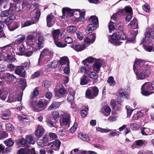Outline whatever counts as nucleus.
Wrapping results in <instances>:
<instances>
[{
    "label": "nucleus",
    "instance_id": "1",
    "mask_svg": "<svg viewBox=\"0 0 154 154\" xmlns=\"http://www.w3.org/2000/svg\"><path fill=\"white\" fill-rule=\"evenodd\" d=\"M149 63L140 60H136L133 66V69L137 78L143 79L150 74Z\"/></svg>",
    "mask_w": 154,
    "mask_h": 154
},
{
    "label": "nucleus",
    "instance_id": "2",
    "mask_svg": "<svg viewBox=\"0 0 154 154\" xmlns=\"http://www.w3.org/2000/svg\"><path fill=\"white\" fill-rule=\"evenodd\" d=\"M62 16L60 17V18L61 19H69V17H72L74 16V13L76 11L75 15L77 14L79 17L74 16L75 19H84V16L85 15V12H81L79 9H72L69 8L65 7L63 8L62 9Z\"/></svg>",
    "mask_w": 154,
    "mask_h": 154
},
{
    "label": "nucleus",
    "instance_id": "3",
    "mask_svg": "<svg viewBox=\"0 0 154 154\" xmlns=\"http://www.w3.org/2000/svg\"><path fill=\"white\" fill-rule=\"evenodd\" d=\"M124 11L126 14H128L127 15L125 19H131L132 18L133 14L132 9L130 7L128 6L125 7L124 9H119L118 12L112 15L111 17V19L117 18L119 16L120 14L123 13Z\"/></svg>",
    "mask_w": 154,
    "mask_h": 154
},
{
    "label": "nucleus",
    "instance_id": "4",
    "mask_svg": "<svg viewBox=\"0 0 154 154\" xmlns=\"http://www.w3.org/2000/svg\"><path fill=\"white\" fill-rule=\"evenodd\" d=\"M49 101L45 100H41L39 101L36 105L33 103L32 105V107L34 111L39 112L44 110L46 107Z\"/></svg>",
    "mask_w": 154,
    "mask_h": 154
},
{
    "label": "nucleus",
    "instance_id": "5",
    "mask_svg": "<svg viewBox=\"0 0 154 154\" xmlns=\"http://www.w3.org/2000/svg\"><path fill=\"white\" fill-rule=\"evenodd\" d=\"M154 93L151 87V83L146 82L141 87V93L144 96H148Z\"/></svg>",
    "mask_w": 154,
    "mask_h": 154
},
{
    "label": "nucleus",
    "instance_id": "6",
    "mask_svg": "<svg viewBox=\"0 0 154 154\" xmlns=\"http://www.w3.org/2000/svg\"><path fill=\"white\" fill-rule=\"evenodd\" d=\"M90 89H88L86 92V97L89 99H94L98 95L99 90L96 86L92 87Z\"/></svg>",
    "mask_w": 154,
    "mask_h": 154
},
{
    "label": "nucleus",
    "instance_id": "7",
    "mask_svg": "<svg viewBox=\"0 0 154 154\" xmlns=\"http://www.w3.org/2000/svg\"><path fill=\"white\" fill-rule=\"evenodd\" d=\"M26 44L33 48V50L37 48V43L35 42L36 39L34 35L29 34L26 36Z\"/></svg>",
    "mask_w": 154,
    "mask_h": 154
},
{
    "label": "nucleus",
    "instance_id": "8",
    "mask_svg": "<svg viewBox=\"0 0 154 154\" xmlns=\"http://www.w3.org/2000/svg\"><path fill=\"white\" fill-rule=\"evenodd\" d=\"M53 52L49 50L47 48L44 49L41 52V54L38 61V65L40 64V62L42 58L44 57L51 58L53 56Z\"/></svg>",
    "mask_w": 154,
    "mask_h": 154
},
{
    "label": "nucleus",
    "instance_id": "9",
    "mask_svg": "<svg viewBox=\"0 0 154 154\" xmlns=\"http://www.w3.org/2000/svg\"><path fill=\"white\" fill-rule=\"evenodd\" d=\"M98 20H89V22L90 23L89 24L86 30V32L87 31L88 32H91L92 31L95 30L98 27Z\"/></svg>",
    "mask_w": 154,
    "mask_h": 154
},
{
    "label": "nucleus",
    "instance_id": "10",
    "mask_svg": "<svg viewBox=\"0 0 154 154\" xmlns=\"http://www.w3.org/2000/svg\"><path fill=\"white\" fill-rule=\"evenodd\" d=\"M109 41L110 43L112 44H114L115 45H120L122 42L119 41L118 35L116 33H113L111 36H109Z\"/></svg>",
    "mask_w": 154,
    "mask_h": 154
},
{
    "label": "nucleus",
    "instance_id": "11",
    "mask_svg": "<svg viewBox=\"0 0 154 154\" xmlns=\"http://www.w3.org/2000/svg\"><path fill=\"white\" fill-rule=\"evenodd\" d=\"M22 95L21 94L18 96L15 95L14 94H10L8 96V101L9 103L13 102L16 101H20L22 98Z\"/></svg>",
    "mask_w": 154,
    "mask_h": 154
},
{
    "label": "nucleus",
    "instance_id": "12",
    "mask_svg": "<svg viewBox=\"0 0 154 154\" xmlns=\"http://www.w3.org/2000/svg\"><path fill=\"white\" fill-rule=\"evenodd\" d=\"M6 78L8 79L9 80L12 82H15L17 81V79L16 77L13 75L10 74L9 73H6L2 76V79Z\"/></svg>",
    "mask_w": 154,
    "mask_h": 154
},
{
    "label": "nucleus",
    "instance_id": "13",
    "mask_svg": "<svg viewBox=\"0 0 154 154\" xmlns=\"http://www.w3.org/2000/svg\"><path fill=\"white\" fill-rule=\"evenodd\" d=\"M34 152V148L29 147L21 148L18 151V154H30Z\"/></svg>",
    "mask_w": 154,
    "mask_h": 154
},
{
    "label": "nucleus",
    "instance_id": "14",
    "mask_svg": "<svg viewBox=\"0 0 154 154\" xmlns=\"http://www.w3.org/2000/svg\"><path fill=\"white\" fill-rule=\"evenodd\" d=\"M151 32L149 31H146L145 33V36L143 38L141 44H143L146 43H150V42Z\"/></svg>",
    "mask_w": 154,
    "mask_h": 154
},
{
    "label": "nucleus",
    "instance_id": "15",
    "mask_svg": "<svg viewBox=\"0 0 154 154\" xmlns=\"http://www.w3.org/2000/svg\"><path fill=\"white\" fill-rule=\"evenodd\" d=\"M78 137L80 139L84 141L88 142L90 141L91 140L90 137L85 133H79L78 134Z\"/></svg>",
    "mask_w": 154,
    "mask_h": 154
},
{
    "label": "nucleus",
    "instance_id": "16",
    "mask_svg": "<svg viewBox=\"0 0 154 154\" xmlns=\"http://www.w3.org/2000/svg\"><path fill=\"white\" fill-rule=\"evenodd\" d=\"M25 35H19L17 36V39L15 40L14 43L16 44H20L23 43L25 39Z\"/></svg>",
    "mask_w": 154,
    "mask_h": 154
},
{
    "label": "nucleus",
    "instance_id": "17",
    "mask_svg": "<svg viewBox=\"0 0 154 154\" xmlns=\"http://www.w3.org/2000/svg\"><path fill=\"white\" fill-rule=\"evenodd\" d=\"M61 144V142L59 140H55L54 141L50 143L49 144V146L50 147H52L53 146L56 148L54 149V150H58L60 148V147Z\"/></svg>",
    "mask_w": 154,
    "mask_h": 154
},
{
    "label": "nucleus",
    "instance_id": "18",
    "mask_svg": "<svg viewBox=\"0 0 154 154\" xmlns=\"http://www.w3.org/2000/svg\"><path fill=\"white\" fill-rule=\"evenodd\" d=\"M71 47L74 50L79 52L84 50L86 46L84 45H80L78 44H76L75 45H72Z\"/></svg>",
    "mask_w": 154,
    "mask_h": 154
},
{
    "label": "nucleus",
    "instance_id": "19",
    "mask_svg": "<svg viewBox=\"0 0 154 154\" xmlns=\"http://www.w3.org/2000/svg\"><path fill=\"white\" fill-rule=\"evenodd\" d=\"M44 132L45 130L42 126L40 125L38 126L35 132V135L38 138H39L42 136V134L44 133Z\"/></svg>",
    "mask_w": 154,
    "mask_h": 154
},
{
    "label": "nucleus",
    "instance_id": "20",
    "mask_svg": "<svg viewBox=\"0 0 154 154\" xmlns=\"http://www.w3.org/2000/svg\"><path fill=\"white\" fill-rule=\"evenodd\" d=\"M60 105V103L58 102L54 101L48 108L49 110H54L58 108Z\"/></svg>",
    "mask_w": 154,
    "mask_h": 154
},
{
    "label": "nucleus",
    "instance_id": "21",
    "mask_svg": "<svg viewBox=\"0 0 154 154\" xmlns=\"http://www.w3.org/2000/svg\"><path fill=\"white\" fill-rule=\"evenodd\" d=\"M91 38L88 37L86 38L84 40L85 42L90 44L93 43L95 42L96 38L95 34H91Z\"/></svg>",
    "mask_w": 154,
    "mask_h": 154
},
{
    "label": "nucleus",
    "instance_id": "22",
    "mask_svg": "<svg viewBox=\"0 0 154 154\" xmlns=\"http://www.w3.org/2000/svg\"><path fill=\"white\" fill-rule=\"evenodd\" d=\"M23 70V67L20 66H18L16 68L15 70V72L17 74L23 77L25 76V74L24 73V72L22 73V72Z\"/></svg>",
    "mask_w": 154,
    "mask_h": 154
},
{
    "label": "nucleus",
    "instance_id": "23",
    "mask_svg": "<svg viewBox=\"0 0 154 154\" xmlns=\"http://www.w3.org/2000/svg\"><path fill=\"white\" fill-rule=\"evenodd\" d=\"M75 94L74 91H71L67 97V100L70 103L71 105L74 103V95Z\"/></svg>",
    "mask_w": 154,
    "mask_h": 154
},
{
    "label": "nucleus",
    "instance_id": "24",
    "mask_svg": "<svg viewBox=\"0 0 154 154\" xmlns=\"http://www.w3.org/2000/svg\"><path fill=\"white\" fill-rule=\"evenodd\" d=\"M59 62L60 64L62 65L65 64L66 65H69V59L68 57L66 56L63 57L61 58L59 60Z\"/></svg>",
    "mask_w": 154,
    "mask_h": 154
},
{
    "label": "nucleus",
    "instance_id": "25",
    "mask_svg": "<svg viewBox=\"0 0 154 154\" xmlns=\"http://www.w3.org/2000/svg\"><path fill=\"white\" fill-rule=\"evenodd\" d=\"M70 122V116L68 114H66L62 120V122L64 125H69Z\"/></svg>",
    "mask_w": 154,
    "mask_h": 154
},
{
    "label": "nucleus",
    "instance_id": "26",
    "mask_svg": "<svg viewBox=\"0 0 154 154\" xmlns=\"http://www.w3.org/2000/svg\"><path fill=\"white\" fill-rule=\"evenodd\" d=\"M44 38L43 36H39L38 38V42L37 44L38 47L39 48H43L44 46Z\"/></svg>",
    "mask_w": 154,
    "mask_h": 154
},
{
    "label": "nucleus",
    "instance_id": "27",
    "mask_svg": "<svg viewBox=\"0 0 154 154\" xmlns=\"http://www.w3.org/2000/svg\"><path fill=\"white\" fill-rule=\"evenodd\" d=\"M111 111V109L110 107L107 106L104 108L102 113L104 116H108L110 114Z\"/></svg>",
    "mask_w": 154,
    "mask_h": 154
},
{
    "label": "nucleus",
    "instance_id": "28",
    "mask_svg": "<svg viewBox=\"0 0 154 154\" xmlns=\"http://www.w3.org/2000/svg\"><path fill=\"white\" fill-rule=\"evenodd\" d=\"M143 116V114L140 111H139L134 115L132 117V119L134 120H137L138 119L140 118Z\"/></svg>",
    "mask_w": 154,
    "mask_h": 154
},
{
    "label": "nucleus",
    "instance_id": "29",
    "mask_svg": "<svg viewBox=\"0 0 154 154\" xmlns=\"http://www.w3.org/2000/svg\"><path fill=\"white\" fill-rule=\"evenodd\" d=\"M60 33V30L59 29L54 30L52 32V36L54 40L58 39L59 35Z\"/></svg>",
    "mask_w": 154,
    "mask_h": 154
},
{
    "label": "nucleus",
    "instance_id": "30",
    "mask_svg": "<svg viewBox=\"0 0 154 154\" xmlns=\"http://www.w3.org/2000/svg\"><path fill=\"white\" fill-rule=\"evenodd\" d=\"M55 43L56 45L59 48H64L66 47L67 45L66 44H63L61 42L59 41V39H56L54 40Z\"/></svg>",
    "mask_w": 154,
    "mask_h": 154
},
{
    "label": "nucleus",
    "instance_id": "31",
    "mask_svg": "<svg viewBox=\"0 0 154 154\" xmlns=\"http://www.w3.org/2000/svg\"><path fill=\"white\" fill-rule=\"evenodd\" d=\"M38 20H29L27 21L24 23V25H22L23 27L27 26H30L32 24L35 23L36 22H37Z\"/></svg>",
    "mask_w": 154,
    "mask_h": 154
},
{
    "label": "nucleus",
    "instance_id": "32",
    "mask_svg": "<svg viewBox=\"0 0 154 154\" xmlns=\"http://www.w3.org/2000/svg\"><path fill=\"white\" fill-rule=\"evenodd\" d=\"M10 115V112L9 110H7L2 114L1 117L2 119H8Z\"/></svg>",
    "mask_w": 154,
    "mask_h": 154
},
{
    "label": "nucleus",
    "instance_id": "33",
    "mask_svg": "<svg viewBox=\"0 0 154 154\" xmlns=\"http://www.w3.org/2000/svg\"><path fill=\"white\" fill-rule=\"evenodd\" d=\"M76 28L73 26H69L67 28V32L71 33L74 32L76 31Z\"/></svg>",
    "mask_w": 154,
    "mask_h": 154
},
{
    "label": "nucleus",
    "instance_id": "34",
    "mask_svg": "<svg viewBox=\"0 0 154 154\" xmlns=\"http://www.w3.org/2000/svg\"><path fill=\"white\" fill-rule=\"evenodd\" d=\"M130 25L133 28L137 29L138 28V23L137 20H132L130 22Z\"/></svg>",
    "mask_w": 154,
    "mask_h": 154
},
{
    "label": "nucleus",
    "instance_id": "35",
    "mask_svg": "<svg viewBox=\"0 0 154 154\" xmlns=\"http://www.w3.org/2000/svg\"><path fill=\"white\" fill-rule=\"evenodd\" d=\"M119 94H120V98H128V96L127 93L124 91H122V90L119 91Z\"/></svg>",
    "mask_w": 154,
    "mask_h": 154
},
{
    "label": "nucleus",
    "instance_id": "36",
    "mask_svg": "<svg viewBox=\"0 0 154 154\" xmlns=\"http://www.w3.org/2000/svg\"><path fill=\"white\" fill-rule=\"evenodd\" d=\"M4 143L6 146H10L13 145L14 142L11 138H9L5 141Z\"/></svg>",
    "mask_w": 154,
    "mask_h": 154
},
{
    "label": "nucleus",
    "instance_id": "37",
    "mask_svg": "<svg viewBox=\"0 0 154 154\" xmlns=\"http://www.w3.org/2000/svg\"><path fill=\"white\" fill-rule=\"evenodd\" d=\"M125 108L127 111V114L129 116H130L132 112L136 109V108H135L134 109H132L128 105L126 106Z\"/></svg>",
    "mask_w": 154,
    "mask_h": 154
},
{
    "label": "nucleus",
    "instance_id": "38",
    "mask_svg": "<svg viewBox=\"0 0 154 154\" xmlns=\"http://www.w3.org/2000/svg\"><path fill=\"white\" fill-rule=\"evenodd\" d=\"M87 76L85 75L83 76L81 78L80 81L81 85H86L88 83V82L87 79Z\"/></svg>",
    "mask_w": 154,
    "mask_h": 154
},
{
    "label": "nucleus",
    "instance_id": "39",
    "mask_svg": "<svg viewBox=\"0 0 154 154\" xmlns=\"http://www.w3.org/2000/svg\"><path fill=\"white\" fill-rule=\"evenodd\" d=\"M107 81L109 84L112 86L114 85L116 83V82L114 79V78L111 76L109 77Z\"/></svg>",
    "mask_w": 154,
    "mask_h": 154
},
{
    "label": "nucleus",
    "instance_id": "40",
    "mask_svg": "<svg viewBox=\"0 0 154 154\" xmlns=\"http://www.w3.org/2000/svg\"><path fill=\"white\" fill-rule=\"evenodd\" d=\"M26 142L28 143L32 144H34V142L33 137L31 136H28L26 137Z\"/></svg>",
    "mask_w": 154,
    "mask_h": 154
},
{
    "label": "nucleus",
    "instance_id": "41",
    "mask_svg": "<svg viewBox=\"0 0 154 154\" xmlns=\"http://www.w3.org/2000/svg\"><path fill=\"white\" fill-rule=\"evenodd\" d=\"M96 131H99L101 133H107L109 132L111 130L109 129L102 128L98 127L96 128Z\"/></svg>",
    "mask_w": 154,
    "mask_h": 154
},
{
    "label": "nucleus",
    "instance_id": "42",
    "mask_svg": "<svg viewBox=\"0 0 154 154\" xmlns=\"http://www.w3.org/2000/svg\"><path fill=\"white\" fill-rule=\"evenodd\" d=\"M6 130L10 131H12L14 130L13 125L10 123H8L6 125Z\"/></svg>",
    "mask_w": 154,
    "mask_h": 154
},
{
    "label": "nucleus",
    "instance_id": "43",
    "mask_svg": "<svg viewBox=\"0 0 154 154\" xmlns=\"http://www.w3.org/2000/svg\"><path fill=\"white\" fill-rule=\"evenodd\" d=\"M89 77L91 79H96L98 77V75L94 72H91L89 74Z\"/></svg>",
    "mask_w": 154,
    "mask_h": 154
},
{
    "label": "nucleus",
    "instance_id": "44",
    "mask_svg": "<svg viewBox=\"0 0 154 154\" xmlns=\"http://www.w3.org/2000/svg\"><path fill=\"white\" fill-rule=\"evenodd\" d=\"M120 134V132L119 131H117L115 129L112 130L111 131L109 135L113 137L119 135Z\"/></svg>",
    "mask_w": 154,
    "mask_h": 154
},
{
    "label": "nucleus",
    "instance_id": "45",
    "mask_svg": "<svg viewBox=\"0 0 154 154\" xmlns=\"http://www.w3.org/2000/svg\"><path fill=\"white\" fill-rule=\"evenodd\" d=\"M149 43H146L144 44V45L143 44H142L144 46V48L145 50L149 52H151L152 50V46L149 45V46H146L145 45L146 44L147 45V44Z\"/></svg>",
    "mask_w": 154,
    "mask_h": 154
},
{
    "label": "nucleus",
    "instance_id": "46",
    "mask_svg": "<svg viewBox=\"0 0 154 154\" xmlns=\"http://www.w3.org/2000/svg\"><path fill=\"white\" fill-rule=\"evenodd\" d=\"M51 83L50 82L47 80H45L43 82L42 85L45 88H49L51 85Z\"/></svg>",
    "mask_w": 154,
    "mask_h": 154
},
{
    "label": "nucleus",
    "instance_id": "47",
    "mask_svg": "<svg viewBox=\"0 0 154 154\" xmlns=\"http://www.w3.org/2000/svg\"><path fill=\"white\" fill-rule=\"evenodd\" d=\"M101 66V65L100 63L98 62H95L93 65V69L95 71H96L97 70H99Z\"/></svg>",
    "mask_w": 154,
    "mask_h": 154
},
{
    "label": "nucleus",
    "instance_id": "48",
    "mask_svg": "<svg viewBox=\"0 0 154 154\" xmlns=\"http://www.w3.org/2000/svg\"><path fill=\"white\" fill-rule=\"evenodd\" d=\"M58 63L57 61H55L53 62H51L49 64V66L50 68H56L57 67Z\"/></svg>",
    "mask_w": 154,
    "mask_h": 154
},
{
    "label": "nucleus",
    "instance_id": "49",
    "mask_svg": "<svg viewBox=\"0 0 154 154\" xmlns=\"http://www.w3.org/2000/svg\"><path fill=\"white\" fill-rule=\"evenodd\" d=\"M52 115L54 120L56 121V119L59 117V113L57 111H54L52 112Z\"/></svg>",
    "mask_w": 154,
    "mask_h": 154
},
{
    "label": "nucleus",
    "instance_id": "50",
    "mask_svg": "<svg viewBox=\"0 0 154 154\" xmlns=\"http://www.w3.org/2000/svg\"><path fill=\"white\" fill-rule=\"evenodd\" d=\"M8 93L7 92H3L0 96V98L3 100H5L7 97Z\"/></svg>",
    "mask_w": 154,
    "mask_h": 154
},
{
    "label": "nucleus",
    "instance_id": "51",
    "mask_svg": "<svg viewBox=\"0 0 154 154\" xmlns=\"http://www.w3.org/2000/svg\"><path fill=\"white\" fill-rule=\"evenodd\" d=\"M118 38H119V41H120V40H124L126 38V36L124 33L122 32L121 34H118Z\"/></svg>",
    "mask_w": 154,
    "mask_h": 154
},
{
    "label": "nucleus",
    "instance_id": "52",
    "mask_svg": "<svg viewBox=\"0 0 154 154\" xmlns=\"http://www.w3.org/2000/svg\"><path fill=\"white\" fill-rule=\"evenodd\" d=\"M4 21H1L0 23L4 26L5 24L8 25L12 22V20H4Z\"/></svg>",
    "mask_w": 154,
    "mask_h": 154
},
{
    "label": "nucleus",
    "instance_id": "53",
    "mask_svg": "<svg viewBox=\"0 0 154 154\" xmlns=\"http://www.w3.org/2000/svg\"><path fill=\"white\" fill-rule=\"evenodd\" d=\"M89 71V69L84 66L81 67L80 69V72L82 73H84L86 74H87Z\"/></svg>",
    "mask_w": 154,
    "mask_h": 154
},
{
    "label": "nucleus",
    "instance_id": "54",
    "mask_svg": "<svg viewBox=\"0 0 154 154\" xmlns=\"http://www.w3.org/2000/svg\"><path fill=\"white\" fill-rule=\"evenodd\" d=\"M19 51L20 52V55H22L24 54L25 51V48L23 45H22V46L19 48Z\"/></svg>",
    "mask_w": 154,
    "mask_h": 154
},
{
    "label": "nucleus",
    "instance_id": "55",
    "mask_svg": "<svg viewBox=\"0 0 154 154\" xmlns=\"http://www.w3.org/2000/svg\"><path fill=\"white\" fill-rule=\"evenodd\" d=\"M77 126L78 124L77 123H74L73 126L70 129V131L71 133H73L75 132L77 128Z\"/></svg>",
    "mask_w": 154,
    "mask_h": 154
},
{
    "label": "nucleus",
    "instance_id": "56",
    "mask_svg": "<svg viewBox=\"0 0 154 154\" xmlns=\"http://www.w3.org/2000/svg\"><path fill=\"white\" fill-rule=\"evenodd\" d=\"M9 10H6L2 11L1 14V16L2 17H7L9 14Z\"/></svg>",
    "mask_w": 154,
    "mask_h": 154
},
{
    "label": "nucleus",
    "instance_id": "57",
    "mask_svg": "<svg viewBox=\"0 0 154 154\" xmlns=\"http://www.w3.org/2000/svg\"><path fill=\"white\" fill-rule=\"evenodd\" d=\"M15 68V66L12 63H10L8 64L7 66V68L8 71H11L14 70Z\"/></svg>",
    "mask_w": 154,
    "mask_h": 154
},
{
    "label": "nucleus",
    "instance_id": "58",
    "mask_svg": "<svg viewBox=\"0 0 154 154\" xmlns=\"http://www.w3.org/2000/svg\"><path fill=\"white\" fill-rule=\"evenodd\" d=\"M37 144L38 146L42 147H43L45 145V144L44 143V142H43L42 139L38 140L37 141Z\"/></svg>",
    "mask_w": 154,
    "mask_h": 154
},
{
    "label": "nucleus",
    "instance_id": "59",
    "mask_svg": "<svg viewBox=\"0 0 154 154\" xmlns=\"http://www.w3.org/2000/svg\"><path fill=\"white\" fill-rule=\"evenodd\" d=\"M87 110H88V108H87L86 109L83 110L81 112V115L82 117L84 118L86 116L87 114Z\"/></svg>",
    "mask_w": 154,
    "mask_h": 154
},
{
    "label": "nucleus",
    "instance_id": "60",
    "mask_svg": "<svg viewBox=\"0 0 154 154\" xmlns=\"http://www.w3.org/2000/svg\"><path fill=\"white\" fill-rule=\"evenodd\" d=\"M7 61H13L14 60V58L13 56L12 55H8L7 56V57L6 59Z\"/></svg>",
    "mask_w": 154,
    "mask_h": 154
},
{
    "label": "nucleus",
    "instance_id": "61",
    "mask_svg": "<svg viewBox=\"0 0 154 154\" xmlns=\"http://www.w3.org/2000/svg\"><path fill=\"white\" fill-rule=\"evenodd\" d=\"M114 23L110 21L109 24V29L110 32L114 30V26L113 24Z\"/></svg>",
    "mask_w": 154,
    "mask_h": 154
},
{
    "label": "nucleus",
    "instance_id": "62",
    "mask_svg": "<svg viewBox=\"0 0 154 154\" xmlns=\"http://www.w3.org/2000/svg\"><path fill=\"white\" fill-rule=\"evenodd\" d=\"M47 26L48 27H51L54 24V22L52 20H47Z\"/></svg>",
    "mask_w": 154,
    "mask_h": 154
},
{
    "label": "nucleus",
    "instance_id": "63",
    "mask_svg": "<svg viewBox=\"0 0 154 154\" xmlns=\"http://www.w3.org/2000/svg\"><path fill=\"white\" fill-rule=\"evenodd\" d=\"M94 146L96 148H98L100 150H104L105 149V147L103 145H100L97 144H94Z\"/></svg>",
    "mask_w": 154,
    "mask_h": 154
},
{
    "label": "nucleus",
    "instance_id": "64",
    "mask_svg": "<svg viewBox=\"0 0 154 154\" xmlns=\"http://www.w3.org/2000/svg\"><path fill=\"white\" fill-rule=\"evenodd\" d=\"M18 142L21 145H24L26 143V140H25L24 138H20L18 140Z\"/></svg>",
    "mask_w": 154,
    "mask_h": 154
}]
</instances>
